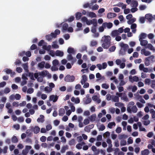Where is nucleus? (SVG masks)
<instances>
[{
	"instance_id": "obj_4",
	"label": "nucleus",
	"mask_w": 155,
	"mask_h": 155,
	"mask_svg": "<svg viewBox=\"0 0 155 155\" xmlns=\"http://www.w3.org/2000/svg\"><path fill=\"white\" fill-rule=\"evenodd\" d=\"M67 59L68 61H71V63L73 65L74 63L76 61L75 58H74L72 55L71 54H68L67 56Z\"/></svg>"
},
{
	"instance_id": "obj_43",
	"label": "nucleus",
	"mask_w": 155,
	"mask_h": 155,
	"mask_svg": "<svg viewBox=\"0 0 155 155\" xmlns=\"http://www.w3.org/2000/svg\"><path fill=\"white\" fill-rule=\"evenodd\" d=\"M52 88L48 86H47L45 88V91H47L48 92H50L52 91Z\"/></svg>"
},
{
	"instance_id": "obj_5",
	"label": "nucleus",
	"mask_w": 155,
	"mask_h": 155,
	"mask_svg": "<svg viewBox=\"0 0 155 155\" xmlns=\"http://www.w3.org/2000/svg\"><path fill=\"white\" fill-rule=\"evenodd\" d=\"M102 24L103 25V26L105 28H107L108 29H110L113 27V25L112 23L110 22H105L103 23Z\"/></svg>"
},
{
	"instance_id": "obj_45",
	"label": "nucleus",
	"mask_w": 155,
	"mask_h": 155,
	"mask_svg": "<svg viewBox=\"0 0 155 155\" xmlns=\"http://www.w3.org/2000/svg\"><path fill=\"white\" fill-rule=\"evenodd\" d=\"M99 7V6L95 4L92 7L91 9L92 10H96L98 9Z\"/></svg>"
},
{
	"instance_id": "obj_33",
	"label": "nucleus",
	"mask_w": 155,
	"mask_h": 155,
	"mask_svg": "<svg viewBox=\"0 0 155 155\" xmlns=\"http://www.w3.org/2000/svg\"><path fill=\"white\" fill-rule=\"evenodd\" d=\"M92 24H93V26L92 27L96 28L97 25V20L95 18L93 19V22Z\"/></svg>"
},
{
	"instance_id": "obj_18",
	"label": "nucleus",
	"mask_w": 155,
	"mask_h": 155,
	"mask_svg": "<svg viewBox=\"0 0 155 155\" xmlns=\"http://www.w3.org/2000/svg\"><path fill=\"white\" fill-rule=\"evenodd\" d=\"M139 41L140 45L142 46H146L148 44V41L146 40H141Z\"/></svg>"
},
{
	"instance_id": "obj_20",
	"label": "nucleus",
	"mask_w": 155,
	"mask_h": 155,
	"mask_svg": "<svg viewBox=\"0 0 155 155\" xmlns=\"http://www.w3.org/2000/svg\"><path fill=\"white\" fill-rule=\"evenodd\" d=\"M131 4L132 7H137L138 5V2L136 0H132Z\"/></svg>"
},
{
	"instance_id": "obj_41",
	"label": "nucleus",
	"mask_w": 155,
	"mask_h": 155,
	"mask_svg": "<svg viewBox=\"0 0 155 155\" xmlns=\"http://www.w3.org/2000/svg\"><path fill=\"white\" fill-rule=\"evenodd\" d=\"M112 100L114 102H118L119 101L118 97L115 96L112 98Z\"/></svg>"
},
{
	"instance_id": "obj_42",
	"label": "nucleus",
	"mask_w": 155,
	"mask_h": 155,
	"mask_svg": "<svg viewBox=\"0 0 155 155\" xmlns=\"http://www.w3.org/2000/svg\"><path fill=\"white\" fill-rule=\"evenodd\" d=\"M21 64V62L20 60L17 59L15 62V64L16 65L19 66Z\"/></svg>"
},
{
	"instance_id": "obj_40",
	"label": "nucleus",
	"mask_w": 155,
	"mask_h": 155,
	"mask_svg": "<svg viewBox=\"0 0 155 155\" xmlns=\"http://www.w3.org/2000/svg\"><path fill=\"white\" fill-rule=\"evenodd\" d=\"M74 18L73 16H71L68 19H66L65 21L71 22L74 20Z\"/></svg>"
},
{
	"instance_id": "obj_21",
	"label": "nucleus",
	"mask_w": 155,
	"mask_h": 155,
	"mask_svg": "<svg viewBox=\"0 0 155 155\" xmlns=\"http://www.w3.org/2000/svg\"><path fill=\"white\" fill-rule=\"evenodd\" d=\"M65 112L64 109L63 108H61L59 110L58 114L60 116H62L64 115Z\"/></svg>"
},
{
	"instance_id": "obj_49",
	"label": "nucleus",
	"mask_w": 155,
	"mask_h": 155,
	"mask_svg": "<svg viewBox=\"0 0 155 155\" xmlns=\"http://www.w3.org/2000/svg\"><path fill=\"white\" fill-rule=\"evenodd\" d=\"M70 106L71 107V111L72 112H74L75 110V107L73 105V104L72 103H71L70 104Z\"/></svg>"
},
{
	"instance_id": "obj_36",
	"label": "nucleus",
	"mask_w": 155,
	"mask_h": 155,
	"mask_svg": "<svg viewBox=\"0 0 155 155\" xmlns=\"http://www.w3.org/2000/svg\"><path fill=\"white\" fill-rule=\"evenodd\" d=\"M147 48H148L151 50H154V48L151 44H147Z\"/></svg>"
},
{
	"instance_id": "obj_19",
	"label": "nucleus",
	"mask_w": 155,
	"mask_h": 155,
	"mask_svg": "<svg viewBox=\"0 0 155 155\" xmlns=\"http://www.w3.org/2000/svg\"><path fill=\"white\" fill-rule=\"evenodd\" d=\"M67 52L69 54H74L75 52L73 48L69 47L67 50Z\"/></svg>"
},
{
	"instance_id": "obj_53",
	"label": "nucleus",
	"mask_w": 155,
	"mask_h": 155,
	"mask_svg": "<svg viewBox=\"0 0 155 155\" xmlns=\"http://www.w3.org/2000/svg\"><path fill=\"white\" fill-rule=\"evenodd\" d=\"M33 92L34 89L32 88H28L27 91V93L30 94L32 93Z\"/></svg>"
},
{
	"instance_id": "obj_51",
	"label": "nucleus",
	"mask_w": 155,
	"mask_h": 155,
	"mask_svg": "<svg viewBox=\"0 0 155 155\" xmlns=\"http://www.w3.org/2000/svg\"><path fill=\"white\" fill-rule=\"evenodd\" d=\"M84 51H87V47L86 46H84L81 47V51L83 52Z\"/></svg>"
},
{
	"instance_id": "obj_13",
	"label": "nucleus",
	"mask_w": 155,
	"mask_h": 155,
	"mask_svg": "<svg viewBox=\"0 0 155 155\" xmlns=\"http://www.w3.org/2000/svg\"><path fill=\"white\" fill-rule=\"evenodd\" d=\"M117 16V14L114 13L110 12L107 14V17L108 18H111L114 17H115Z\"/></svg>"
},
{
	"instance_id": "obj_48",
	"label": "nucleus",
	"mask_w": 155,
	"mask_h": 155,
	"mask_svg": "<svg viewBox=\"0 0 155 155\" xmlns=\"http://www.w3.org/2000/svg\"><path fill=\"white\" fill-rule=\"evenodd\" d=\"M126 144V141L124 140H122L121 141L120 145L121 146H125Z\"/></svg>"
},
{
	"instance_id": "obj_55",
	"label": "nucleus",
	"mask_w": 155,
	"mask_h": 155,
	"mask_svg": "<svg viewBox=\"0 0 155 155\" xmlns=\"http://www.w3.org/2000/svg\"><path fill=\"white\" fill-rule=\"evenodd\" d=\"M145 21V19L144 17H141L140 18V22L141 23H144Z\"/></svg>"
},
{
	"instance_id": "obj_57",
	"label": "nucleus",
	"mask_w": 155,
	"mask_h": 155,
	"mask_svg": "<svg viewBox=\"0 0 155 155\" xmlns=\"http://www.w3.org/2000/svg\"><path fill=\"white\" fill-rule=\"evenodd\" d=\"M139 80L138 77L136 76H134L132 78L133 81H138Z\"/></svg>"
},
{
	"instance_id": "obj_6",
	"label": "nucleus",
	"mask_w": 155,
	"mask_h": 155,
	"mask_svg": "<svg viewBox=\"0 0 155 155\" xmlns=\"http://www.w3.org/2000/svg\"><path fill=\"white\" fill-rule=\"evenodd\" d=\"M153 58V56H150L149 57L146 58L145 60V64L147 66L150 65V60H151Z\"/></svg>"
},
{
	"instance_id": "obj_46",
	"label": "nucleus",
	"mask_w": 155,
	"mask_h": 155,
	"mask_svg": "<svg viewBox=\"0 0 155 155\" xmlns=\"http://www.w3.org/2000/svg\"><path fill=\"white\" fill-rule=\"evenodd\" d=\"M104 28H105L103 26V25L102 24V26L99 28V31L100 32H102L104 31Z\"/></svg>"
},
{
	"instance_id": "obj_17",
	"label": "nucleus",
	"mask_w": 155,
	"mask_h": 155,
	"mask_svg": "<svg viewBox=\"0 0 155 155\" xmlns=\"http://www.w3.org/2000/svg\"><path fill=\"white\" fill-rule=\"evenodd\" d=\"M119 35L117 30H114L112 31L111 33V35L113 37H116Z\"/></svg>"
},
{
	"instance_id": "obj_25",
	"label": "nucleus",
	"mask_w": 155,
	"mask_h": 155,
	"mask_svg": "<svg viewBox=\"0 0 155 155\" xmlns=\"http://www.w3.org/2000/svg\"><path fill=\"white\" fill-rule=\"evenodd\" d=\"M46 38L48 41H50L52 40V39L54 38L53 37V36L52 34H51H51L48 35L46 36Z\"/></svg>"
},
{
	"instance_id": "obj_63",
	"label": "nucleus",
	"mask_w": 155,
	"mask_h": 155,
	"mask_svg": "<svg viewBox=\"0 0 155 155\" xmlns=\"http://www.w3.org/2000/svg\"><path fill=\"white\" fill-rule=\"evenodd\" d=\"M37 48V46L35 44H33L31 47L30 49L31 50H34Z\"/></svg>"
},
{
	"instance_id": "obj_14",
	"label": "nucleus",
	"mask_w": 155,
	"mask_h": 155,
	"mask_svg": "<svg viewBox=\"0 0 155 155\" xmlns=\"http://www.w3.org/2000/svg\"><path fill=\"white\" fill-rule=\"evenodd\" d=\"M64 54L63 52L59 50H57L55 52V54L56 56L62 57Z\"/></svg>"
},
{
	"instance_id": "obj_8",
	"label": "nucleus",
	"mask_w": 155,
	"mask_h": 155,
	"mask_svg": "<svg viewBox=\"0 0 155 155\" xmlns=\"http://www.w3.org/2000/svg\"><path fill=\"white\" fill-rule=\"evenodd\" d=\"M141 53L144 54L146 56H147L150 54V52L148 51H146L145 49H142L141 50Z\"/></svg>"
},
{
	"instance_id": "obj_38",
	"label": "nucleus",
	"mask_w": 155,
	"mask_h": 155,
	"mask_svg": "<svg viewBox=\"0 0 155 155\" xmlns=\"http://www.w3.org/2000/svg\"><path fill=\"white\" fill-rule=\"evenodd\" d=\"M132 111L134 113L137 112V109L136 106H134L131 107Z\"/></svg>"
},
{
	"instance_id": "obj_52",
	"label": "nucleus",
	"mask_w": 155,
	"mask_h": 155,
	"mask_svg": "<svg viewBox=\"0 0 155 155\" xmlns=\"http://www.w3.org/2000/svg\"><path fill=\"white\" fill-rule=\"evenodd\" d=\"M75 143V140L74 139H73L70 140L69 142V144L70 145H74Z\"/></svg>"
},
{
	"instance_id": "obj_31",
	"label": "nucleus",
	"mask_w": 155,
	"mask_h": 155,
	"mask_svg": "<svg viewBox=\"0 0 155 155\" xmlns=\"http://www.w3.org/2000/svg\"><path fill=\"white\" fill-rule=\"evenodd\" d=\"M150 113L151 114L152 117L153 118H155V111L153 109H151L150 110Z\"/></svg>"
},
{
	"instance_id": "obj_3",
	"label": "nucleus",
	"mask_w": 155,
	"mask_h": 155,
	"mask_svg": "<svg viewBox=\"0 0 155 155\" xmlns=\"http://www.w3.org/2000/svg\"><path fill=\"white\" fill-rule=\"evenodd\" d=\"M30 130L34 133L37 134L39 132L40 130V128L38 126H35L34 127L33 126L30 127Z\"/></svg>"
},
{
	"instance_id": "obj_26",
	"label": "nucleus",
	"mask_w": 155,
	"mask_h": 155,
	"mask_svg": "<svg viewBox=\"0 0 155 155\" xmlns=\"http://www.w3.org/2000/svg\"><path fill=\"white\" fill-rule=\"evenodd\" d=\"M96 117V114H94L91 115L89 117V119L91 121L93 122L95 120V119Z\"/></svg>"
},
{
	"instance_id": "obj_61",
	"label": "nucleus",
	"mask_w": 155,
	"mask_h": 155,
	"mask_svg": "<svg viewBox=\"0 0 155 155\" xmlns=\"http://www.w3.org/2000/svg\"><path fill=\"white\" fill-rule=\"evenodd\" d=\"M52 127L51 125L49 124L46 126V129L47 130H49L52 129Z\"/></svg>"
},
{
	"instance_id": "obj_28",
	"label": "nucleus",
	"mask_w": 155,
	"mask_h": 155,
	"mask_svg": "<svg viewBox=\"0 0 155 155\" xmlns=\"http://www.w3.org/2000/svg\"><path fill=\"white\" fill-rule=\"evenodd\" d=\"M88 15L91 18H95L97 17L96 14L93 12H88Z\"/></svg>"
},
{
	"instance_id": "obj_10",
	"label": "nucleus",
	"mask_w": 155,
	"mask_h": 155,
	"mask_svg": "<svg viewBox=\"0 0 155 155\" xmlns=\"http://www.w3.org/2000/svg\"><path fill=\"white\" fill-rule=\"evenodd\" d=\"M120 46L123 49L126 51L127 49L129 48L128 45L127 44L124 43L123 42L121 43L120 44Z\"/></svg>"
},
{
	"instance_id": "obj_22",
	"label": "nucleus",
	"mask_w": 155,
	"mask_h": 155,
	"mask_svg": "<svg viewBox=\"0 0 155 155\" xmlns=\"http://www.w3.org/2000/svg\"><path fill=\"white\" fill-rule=\"evenodd\" d=\"M139 40H143V39H145L146 37V34L144 33H142L139 35Z\"/></svg>"
},
{
	"instance_id": "obj_44",
	"label": "nucleus",
	"mask_w": 155,
	"mask_h": 155,
	"mask_svg": "<svg viewBox=\"0 0 155 155\" xmlns=\"http://www.w3.org/2000/svg\"><path fill=\"white\" fill-rule=\"evenodd\" d=\"M91 128L89 127V126H86L85 127L84 129V130L85 131L87 132H89L90 131Z\"/></svg>"
},
{
	"instance_id": "obj_9",
	"label": "nucleus",
	"mask_w": 155,
	"mask_h": 155,
	"mask_svg": "<svg viewBox=\"0 0 155 155\" xmlns=\"http://www.w3.org/2000/svg\"><path fill=\"white\" fill-rule=\"evenodd\" d=\"M145 18L150 22H151L153 20V16L151 14H146L145 15Z\"/></svg>"
},
{
	"instance_id": "obj_35",
	"label": "nucleus",
	"mask_w": 155,
	"mask_h": 155,
	"mask_svg": "<svg viewBox=\"0 0 155 155\" xmlns=\"http://www.w3.org/2000/svg\"><path fill=\"white\" fill-rule=\"evenodd\" d=\"M40 117L41 118H38L37 120V121L38 122L40 121L41 122H43L44 121V117L43 115H40Z\"/></svg>"
},
{
	"instance_id": "obj_62",
	"label": "nucleus",
	"mask_w": 155,
	"mask_h": 155,
	"mask_svg": "<svg viewBox=\"0 0 155 155\" xmlns=\"http://www.w3.org/2000/svg\"><path fill=\"white\" fill-rule=\"evenodd\" d=\"M105 128V126L103 124H101L99 128L100 130L103 131L104 130Z\"/></svg>"
},
{
	"instance_id": "obj_54",
	"label": "nucleus",
	"mask_w": 155,
	"mask_h": 155,
	"mask_svg": "<svg viewBox=\"0 0 155 155\" xmlns=\"http://www.w3.org/2000/svg\"><path fill=\"white\" fill-rule=\"evenodd\" d=\"M21 97L20 95L19 94H16L15 96V98L17 100H19Z\"/></svg>"
},
{
	"instance_id": "obj_56",
	"label": "nucleus",
	"mask_w": 155,
	"mask_h": 155,
	"mask_svg": "<svg viewBox=\"0 0 155 155\" xmlns=\"http://www.w3.org/2000/svg\"><path fill=\"white\" fill-rule=\"evenodd\" d=\"M122 131V129L121 127H117L116 130V133H120Z\"/></svg>"
},
{
	"instance_id": "obj_16",
	"label": "nucleus",
	"mask_w": 155,
	"mask_h": 155,
	"mask_svg": "<svg viewBox=\"0 0 155 155\" xmlns=\"http://www.w3.org/2000/svg\"><path fill=\"white\" fill-rule=\"evenodd\" d=\"M68 25L67 23H65L62 26V31L63 32H65L66 31L68 28Z\"/></svg>"
},
{
	"instance_id": "obj_23",
	"label": "nucleus",
	"mask_w": 155,
	"mask_h": 155,
	"mask_svg": "<svg viewBox=\"0 0 155 155\" xmlns=\"http://www.w3.org/2000/svg\"><path fill=\"white\" fill-rule=\"evenodd\" d=\"M82 16V14L80 12H77L76 13L75 17L77 20H79L80 18Z\"/></svg>"
},
{
	"instance_id": "obj_11",
	"label": "nucleus",
	"mask_w": 155,
	"mask_h": 155,
	"mask_svg": "<svg viewBox=\"0 0 155 155\" xmlns=\"http://www.w3.org/2000/svg\"><path fill=\"white\" fill-rule=\"evenodd\" d=\"M82 79L81 80V83L83 85L87 81V77L86 75H84L82 76Z\"/></svg>"
},
{
	"instance_id": "obj_32",
	"label": "nucleus",
	"mask_w": 155,
	"mask_h": 155,
	"mask_svg": "<svg viewBox=\"0 0 155 155\" xmlns=\"http://www.w3.org/2000/svg\"><path fill=\"white\" fill-rule=\"evenodd\" d=\"M116 124L114 122H110L107 125V127L111 129L112 128V127L113 126H115Z\"/></svg>"
},
{
	"instance_id": "obj_37",
	"label": "nucleus",
	"mask_w": 155,
	"mask_h": 155,
	"mask_svg": "<svg viewBox=\"0 0 155 155\" xmlns=\"http://www.w3.org/2000/svg\"><path fill=\"white\" fill-rule=\"evenodd\" d=\"M97 44V41L93 40L91 42L90 46L91 47H93L96 46Z\"/></svg>"
},
{
	"instance_id": "obj_30",
	"label": "nucleus",
	"mask_w": 155,
	"mask_h": 155,
	"mask_svg": "<svg viewBox=\"0 0 155 155\" xmlns=\"http://www.w3.org/2000/svg\"><path fill=\"white\" fill-rule=\"evenodd\" d=\"M12 141L13 143H17L18 142V139L16 137L13 136L12 138Z\"/></svg>"
},
{
	"instance_id": "obj_58",
	"label": "nucleus",
	"mask_w": 155,
	"mask_h": 155,
	"mask_svg": "<svg viewBox=\"0 0 155 155\" xmlns=\"http://www.w3.org/2000/svg\"><path fill=\"white\" fill-rule=\"evenodd\" d=\"M83 123L85 125H87L89 123V120L88 119H85L84 120Z\"/></svg>"
},
{
	"instance_id": "obj_2",
	"label": "nucleus",
	"mask_w": 155,
	"mask_h": 155,
	"mask_svg": "<svg viewBox=\"0 0 155 155\" xmlns=\"http://www.w3.org/2000/svg\"><path fill=\"white\" fill-rule=\"evenodd\" d=\"M75 79V77L74 76H71L70 75L68 74L66 75L64 78V81L67 82H73Z\"/></svg>"
},
{
	"instance_id": "obj_50",
	"label": "nucleus",
	"mask_w": 155,
	"mask_h": 155,
	"mask_svg": "<svg viewBox=\"0 0 155 155\" xmlns=\"http://www.w3.org/2000/svg\"><path fill=\"white\" fill-rule=\"evenodd\" d=\"M46 140V137L45 136H42L40 138V140L42 142H45Z\"/></svg>"
},
{
	"instance_id": "obj_7",
	"label": "nucleus",
	"mask_w": 155,
	"mask_h": 155,
	"mask_svg": "<svg viewBox=\"0 0 155 155\" xmlns=\"http://www.w3.org/2000/svg\"><path fill=\"white\" fill-rule=\"evenodd\" d=\"M58 99V96L57 95H52L49 97V101H52L53 102H55L57 101Z\"/></svg>"
},
{
	"instance_id": "obj_24",
	"label": "nucleus",
	"mask_w": 155,
	"mask_h": 155,
	"mask_svg": "<svg viewBox=\"0 0 155 155\" xmlns=\"http://www.w3.org/2000/svg\"><path fill=\"white\" fill-rule=\"evenodd\" d=\"M149 151L148 149H146L141 151V155H148Z\"/></svg>"
},
{
	"instance_id": "obj_12",
	"label": "nucleus",
	"mask_w": 155,
	"mask_h": 155,
	"mask_svg": "<svg viewBox=\"0 0 155 155\" xmlns=\"http://www.w3.org/2000/svg\"><path fill=\"white\" fill-rule=\"evenodd\" d=\"M53 66L51 68H57L56 66L59 64L58 61L57 59H55L52 61Z\"/></svg>"
},
{
	"instance_id": "obj_60",
	"label": "nucleus",
	"mask_w": 155,
	"mask_h": 155,
	"mask_svg": "<svg viewBox=\"0 0 155 155\" xmlns=\"http://www.w3.org/2000/svg\"><path fill=\"white\" fill-rule=\"evenodd\" d=\"M43 78L42 76H40L37 79L38 81L39 82H42L43 80Z\"/></svg>"
},
{
	"instance_id": "obj_29",
	"label": "nucleus",
	"mask_w": 155,
	"mask_h": 155,
	"mask_svg": "<svg viewBox=\"0 0 155 155\" xmlns=\"http://www.w3.org/2000/svg\"><path fill=\"white\" fill-rule=\"evenodd\" d=\"M68 146L67 145L63 146L61 149V153H64L66 150L68 149Z\"/></svg>"
},
{
	"instance_id": "obj_39",
	"label": "nucleus",
	"mask_w": 155,
	"mask_h": 155,
	"mask_svg": "<svg viewBox=\"0 0 155 155\" xmlns=\"http://www.w3.org/2000/svg\"><path fill=\"white\" fill-rule=\"evenodd\" d=\"M126 51L124 50L122 48H121L119 51V54L121 55H124L125 54Z\"/></svg>"
},
{
	"instance_id": "obj_27",
	"label": "nucleus",
	"mask_w": 155,
	"mask_h": 155,
	"mask_svg": "<svg viewBox=\"0 0 155 155\" xmlns=\"http://www.w3.org/2000/svg\"><path fill=\"white\" fill-rule=\"evenodd\" d=\"M48 73V71H45L40 73L39 74L40 76H42V77H44L45 76L47 75Z\"/></svg>"
},
{
	"instance_id": "obj_59",
	"label": "nucleus",
	"mask_w": 155,
	"mask_h": 155,
	"mask_svg": "<svg viewBox=\"0 0 155 155\" xmlns=\"http://www.w3.org/2000/svg\"><path fill=\"white\" fill-rule=\"evenodd\" d=\"M102 87L106 89H107L108 88L109 86L106 84L104 83L102 84Z\"/></svg>"
},
{
	"instance_id": "obj_47",
	"label": "nucleus",
	"mask_w": 155,
	"mask_h": 155,
	"mask_svg": "<svg viewBox=\"0 0 155 155\" xmlns=\"http://www.w3.org/2000/svg\"><path fill=\"white\" fill-rule=\"evenodd\" d=\"M116 48L115 46H112L109 48V50L110 52H114Z\"/></svg>"
},
{
	"instance_id": "obj_64",
	"label": "nucleus",
	"mask_w": 155,
	"mask_h": 155,
	"mask_svg": "<svg viewBox=\"0 0 155 155\" xmlns=\"http://www.w3.org/2000/svg\"><path fill=\"white\" fill-rule=\"evenodd\" d=\"M151 86L152 88H154L155 87V80H153L151 81Z\"/></svg>"
},
{
	"instance_id": "obj_15",
	"label": "nucleus",
	"mask_w": 155,
	"mask_h": 155,
	"mask_svg": "<svg viewBox=\"0 0 155 155\" xmlns=\"http://www.w3.org/2000/svg\"><path fill=\"white\" fill-rule=\"evenodd\" d=\"M60 31L58 29H56L54 31V33L52 32L51 34L53 35L54 38L56 37L57 35L60 34Z\"/></svg>"
},
{
	"instance_id": "obj_34",
	"label": "nucleus",
	"mask_w": 155,
	"mask_h": 155,
	"mask_svg": "<svg viewBox=\"0 0 155 155\" xmlns=\"http://www.w3.org/2000/svg\"><path fill=\"white\" fill-rule=\"evenodd\" d=\"M45 62L42 61L38 64V66L39 68H44L45 65Z\"/></svg>"
},
{
	"instance_id": "obj_1",
	"label": "nucleus",
	"mask_w": 155,
	"mask_h": 155,
	"mask_svg": "<svg viewBox=\"0 0 155 155\" xmlns=\"http://www.w3.org/2000/svg\"><path fill=\"white\" fill-rule=\"evenodd\" d=\"M111 37L110 36H104L102 38L101 41L103 42L102 47L105 49L108 48L111 43Z\"/></svg>"
}]
</instances>
